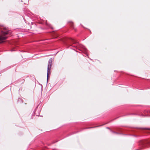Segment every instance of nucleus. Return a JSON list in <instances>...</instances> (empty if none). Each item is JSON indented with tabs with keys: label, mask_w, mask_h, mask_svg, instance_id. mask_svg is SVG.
<instances>
[{
	"label": "nucleus",
	"mask_w": 150,
	"mask_h": 150,
	"mask_svg": "<svg viewBox=\"0 0 150 150\" xmlns=\"http://www.w3.org/2000/svg\"><path fill=\"white\" fill-rule=\"evenodd\" d=\"M8 34V31L7 30L2 31L1 32V35H0V41H3L6 39L7 37L4 35Z\"/></svg>",
	"instance_id": "nucleus-2"
},
{
	"label": "nucleus",
	"mask_w": 150,
	"mask_h": 150,
	"mask_svg": "<svg viewBox=\"0 0 150 150\" xmlns=\"http://www.w3.org/2000/svg\"><path fill=\"white\" fill-rule=\"evenodd\" d=\"M52 58H50L48 62L47 65V81L48 79V75L50 73V72L51 69V67L52 65Z\"/></svg>",
	"instance_id": "nucleus-1"
},
{
	"label": "nucleus",
	"mask_w": 150,
	"mask_h": 150,
	"mask_svg": "<svg viewBox=\"0 0 150 150\" xmlns=\"http://www.w3.org/2000/svg\"><path fill=\"white\" fill-rule=\"evenodd\" d=\"M79 46L80 47H81L82 48V49L85 51H86L87 50V49L85 48V47L84 46L82 45H79Z\"/></svg>",
	"instance_id": "nucleus-3"
},
{
	"label": "nucleus",
	"mask_w": 150,
	"mask_h": 150,
	"mask_svg": "<svg viewBox=\"0 0 150 150\" xmlns=\"http://www.w3.org/2000/svg\"><path fill=\"white\" fill-rule=\"evenodd\" d=\"M71 40L72 41V42L74 43V44H77V45H79V43H78V42H77L76 41L73 39L71 38Z\"/></svg>",
	"instance_id": "nucleus-4"
},
{
	"label": "nucleus",
	"mask_w": 150,
	"mask_h": 150,
	"mask_svg": "<svg viewBox=\"0 0 150 150\" xmlns=\"http://www.w3.org/2000/svg\"><path fill=\"white\" fill-rule=\"evenodd\" d=\"M71 26H73V23H71Z\"/></svg>",
	"instance_id": "nucleus-5"
},
{
	"label": "nucleus",
	"mask_w": 150,
	"mask_h": 150,
	"mask_svg": "<svg viewBox=\"0 0 150 150\" xmlns=\"http://www.w3.org/2000/svg\"><path fill=\"white\" fill-rule=\"evenodd\" d=\"M147 143H150V142H147Z\"/></svg>",
	"instance_id": "nucleus-6"
}]
</instances>
